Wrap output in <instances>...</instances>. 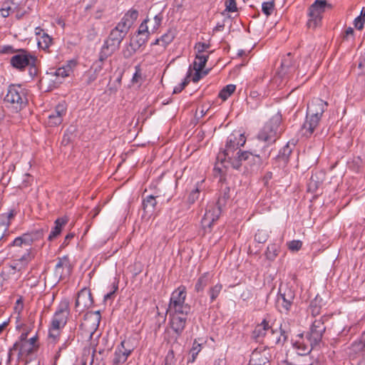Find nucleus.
Listing matches in <instances>:
<instances>
[{"mask_svg": "<svg viewBox=\"0 0 365 365\" xmlns=\"http://www.w3.org/2000/svg\"><path fill=\"white\" fill-rule=\"evenodd\" d=\"M133 349L134 348L129 341H123L115 350L113 364L119 365L125 363Z\"/></svg>", "mask_w": 365, "mask_h": 365, "instance_id": "15", "label": "nucleus"}, {"mask_svg": "<svg viewBox=\"0 0 365 365\" xmlns=\"http://www.w3.org/2000/svg\"><path fill=\"white\" fill-rule=\"evenodd\" d=\"M200 195V190L197 187L195 190H193L188 196V202L190 204H193L195 201L199 198Z\"/></svg>", "mask_w": 365, "mask_h": 365, "instance_id": "55", "label": "nucleus"}, {"mask_svg": "<svg viewBox=\"0 0 365 365\" xmlns=\"http://www.w3.org/2000/svg\"><path fill=\"white\" fill-rule=\"evenodd\" d=\"M101 321L100 312H88L85 314L80 328L84 337L91 339L96 332Z\"/></svg>", "mask_w": 365, "mask_h": 365, "instance_id": "7", "label": "nucleus"}, {"mask_svg": "<svg viewBox=\"0 0 365 365\" xmlns=\"http://www.w3.org/2000/svg\"><path fill=\"white\" fill-rule=\"evenodd\" d=\"M16 51L11 46H0V53H14Z\"/></svg>", "mask_w": 365, "mask_h": 365, "instance_id": "62", "label": "nucleus"}, {"mask_svg": "<svg viewBox=\"0 0 365 365\" xmlns=\"http://www.w3.org/2000/svg\"><path fill=\"white\" fill-rule=\"evenodd\" d=\"M302 349V352H299V354L301 356H305L304 359L302 360L304 364L306 365H321L319 361L317 360H312L309 356H307V354L309 353L311 351L308 346L303 345Z\"/></svg>", "mask_w": 365, "mask_h": 365, "instance_id": "37", "label": "nucleus"}, {"mask_svg": "<svg viewBox=\"0 0 365 365\" xmlns=\"http://www.w3.org/2000/svg\"><path fill=\"white\" fill-rule=\"evenodd\" d=\"M60 328L53 327L51 326L48 331V337L53 340V341H56L58 337L60 335Z\"/></svg>", "mask_w": 365, "mask_h": 365, "instance_id": "51", "label": "nucleus"}, {"mask_svg": "<svg viewBox=\"0 0 365 365\" xmlns=\"http://www.w3.org/2000/svg\"><path fill=\"white\" fill-rule=\"evenodd\" d=\"M236 86L229 84L224 87L219 93V97L223 101L227 100L235 91Z\"/></svg>", "mask_w": 365, "mask_h": 365, "instance_id": "43", "label": "nucleus"}, {"mask_svg": "<svg viewBox=\"0 0 365 365\" xmlns=\"http://www.w3.org/2000/svg\"><path fill=\"white\" fill-rule=\"evenodd\" d=\"M156 205V197L153 195H148L143 200L142 206L145 215L151 216L155 210Z\"/></svg>", "mask_w": 365, "mask_h": 365, "instance_id": "27", "label": "nucleus"}, {"mask_svg": "<svg viewBox=\"0 0 365 365\" xmlns=\"http://www.w3.org/2000/svg\"><path fill=\"white\" fill-rule=\"evenodd\" d=\"M170 325L177 336H180L183 332L186 324L187 316L180 315V314L168 313Z\"/></svg>", "mask_w": 365, "mask_h": 365, "instance_id": "19", "label": "nucleus"}, {"mask_svg": "<svg viewBox=\"0 0 365 365\" xmlns=\"http://www.w3.org/2000/svg\"><path fill=\"white\" fill-rule=\"evenodd\" d=\"M281 117H272L262 128L257 135L259 140L267 143V145L274 143L279 138L282 128H280Z\"/></svg>", "mask_w": 365, "mask_h": 365, "instance_id": "3", "label": "nucleus"}, {"mask_svg": "<svg viewBox=\"0 0 365 365\" xmlns=\"http://www.w3.org/2000/svg\"><path fill=\"white\" fill-rule=\"evenodd\" d=\"M124 38L125 36L117 32V31L111 30L101 48L103 56H111L120 48V45Z\"/></svg>", "mask_w": 365, "mask_h": 365, "instance_id": "10", "label": "nucleus"}, {"mask_svg": "<svg viewBox=\"0 0 365 365\" xmlns=\"http://www.w3.org/2000/svg\"><path fill=\"white\" fill-rule=\"evenodd\" d=\"M14 215H15L14 210H11L9 213L6 214V216H4L6 220H4V221L1 223H7L9 222L10 224L11 220L14 217Z\"/></svg>", "mask_w": 365, "mask_h": 365, "instance_id": "64", "label": "nucleus"}, {"mask_svg": "<svg viewBox=\"0 0 365 365\" xmlns=\"http://www.w3.org/2000/svg\"><path fill=\"white\" fill-rule=\"evenodd\" d=\"M93 303L90 289L83 288L77 294L75 302V311L79 314L89 309Z\"/></svg>", "mask_w": 365, "mask_h": 365, "instance_id": "14", "label": "nucleus"}, {"mask_svg": "<svg viewBox=\"0 0 365 365\" xmlns=\"http://www.w3.org/2000/svg\"><path fill=\"white\" fill-rule=\"evenodd\" d=\"M212 276L209 272H205L197 280L195 285V290L200 292L204 290L205 287L210 283Z\"/></svg>", "mask_w": 365, "mask_h": 365, "instance_id": "33", "label": "nucleus"}, {"mask_svg": "<svg viewBox=\"0 0 365 365\" xmlns=\"http://www.w3.org/2000/svg\"><path fill=\"white\" fill-rule=\"evenodd\" d=\"M195 70V73L192 76V81L196 83L200 81V79L206 76L208 73V71H203V70H197V68H193Z\"/></svg>", "mask_w": 365, "mask_h": 365, "instance_id": "53", "label": "nucleus"}, {"mask_svg": "<svg viewBox=\"0 0 365 365\" xmlns=\"http://www.w3.org/2000/svg\"><path fill=\"white\" fill-rule=\"evenodd\" d=\"M4 102L16 110H21L27 102L25 89L19 84L10 85L4 98Z\"/></svg>", "mask_w": 365, "mask_h": 365, "instance_id": "4", "label": "nucleus"}, {"mask_svg": "<svg viewBox=\"0 0 365 365\" xmlns=\"http://www.w3.org/2000/svg\"><path fill=\"white\" fill-rule=\"evenodd\" d=\"M222 289V284L220 283H217L215 285L211 287L208 289V294L210 295V302H213L217 297L220 295L221 291Z\"/></svg>", "mask_w": 365, "mask_h": 365, "instance_id": "42", "label": "nucleus"}, {"mask_svg": "<svg viewBox=\"0 0 365 365\" xmlns=\"http://www.w3.org/2000/svg\"><path fill=\"white\" fill-rule=\"evenodd\" d=\"M321 307L317 304V299H314L311 302L309 310L313 316H317L320 313Z\"/></svg>", "mask_w": 365, "mask_h": 365, "instance_id": "50", "label": "nucleus"}, {"mask_svg": "<svg viewBox=\"0 0 365 365\" xmlns=\"http://www.w3.org/2000/svg\"><path fill=\"white\" fill-rule=\"evenodd\" d=\"M274 8V3L273 1L264 2L262 5V11L267 16L271 15Z\"/></svg>", "mask_w": 365, "mask_h": 365, "instance_id": "49", "label": "nucleus"}, {"mask_svg": "<svg viewBox=\"0 0 365 365\" xmlns=\"http://www.w3.org/2000/svg\"><path fill=\"white\" fill-rule=\"evenodd\" d=\"M67 222V217H61L56 219L55 221V226L51 230L50 235H48V240L51 241L58 235H59L61 232L63 226H64Z\"/></svg>", "mask_w": 365, "mask_h": 365, "instance_id": "32", "label": "nucleus"}, {"mask_svg": "<svg viewBox=\"0 0 365 365\" xmlns=\"http://www.w3.org/2000/svg\"><path fill=\"white\" fill-rule=\"evenodd\" d=\"M295 298L294 292L289 287H279L276 305L279 312H287Z\"/></svg>", "mask_w": 365, "mask_h": 365, "instance_id": "9", "label": "nucleus"}, {"mask_svg": "<svg viewBox=\"0 0 365 365\" xmlns=\"http://www.w3.org/2000/svg\"><path fill=\"white\" fill-rule=\"evenodd\" d=\"M253 158L249 160H245V163L244 166L246 169H252V168L257 165H259L261 163V158L259 154L252 153Z\"/></svg>", "mask_w": 365, "mask_h": 365, "instance_id": "44", "label": "nucleus"}, {"mask_svg": "<svg viewBox=\"0 0 365 365\" xmlns=\"http://www.w3.org/2000/svg\"><path fill=\"white\" fill-rule=\"evenodd\" d=\"M15 4L13 1H6L3 4L2 8L0 9V15L6 18L9 16L11 12H14V9L16 8Z\"/></svg>", "mask_w": 365, "mask_h": 365, "instance_id": "41", "label": "nucleus"}, {"mask_svg": "<svg viewBox=\"0 0 365 365\" xmlns=\"http://www.w3.org/2000/svg\"><path fill=\"white\" fill-rule=\"evenodd\" d=\"M138 16V11L135 9L129 10L123 17L124 21L130 23V25L132 26L134 21L137 19Z\"/></svg>", "mask_w": 365, "mask_h": 365, "instance_id": "45", "label": "nucleus"}, {"mask_svg": "<svg viewBox=\"0 0 365 365\" xmlns=\"http://www.w3.org/2000/svg\"><path fill=\"white\" fill-rule=\"evenodd\" d=\"M267 354L266 351H259L256 349L252 353L250 363L252 365H264L269 361Z\"/></svg>", "mask_w": 365, "mask_h": 365, "instance_id": "30", "label": "nucleus"}, {"mask_svg": "<svg viewBox=\"0 0 365 365\" xmlns=\"http://www.w3.org/2000/svg\"><path fill=\"white\" fill-rule=\"evenodd\" d=\"M23 309H24L23 300L21 298H19L16 300V304L14 307V311H15V312H16L18 314L17 319H19L20 317V314L22 312Z\"/></svg>", "mask_w": 365, "mask_h": 365, "instance_id": "60", "label": "nucleus"}, {"mask_svg": "<svg viewBox=\"0 0 365 365\" xmlns=\"http://www.w3.org/2000/svg\"><path fill=\"white\" fill-rule=\"evenodd\" d=\"M269 331L272 335L275 333L269 327L268 322L266 319H263L260 324L255 327L252 333V338L257 342H262Z\"/></svg>", "mask_w": 365, "mask_h": 365, "instance_id": "25", "label": "nucleus"}, {"mask_svg": "<svg viewBox=\"0 0 365 365\" xmlns=\"http://www.w3.org/2000/svg\"><path fill=\"white\" fill-rule=\"evenodd\" d=\"M109 56H103V51L101 49L98 60L93 63L91 67V71L93 70V72L99 75L103 69L104 61L106 60Z\"/></svg>", "mask_w": 365, "mask_h": 365, "instance_id": "38", "label": "nucleus"}, {"mask_svg": "<svg viewBox=\"0 0 365 365\" xmlns=\"http://www.w3.org/2000/svg\"><path fill=\"white\" fill-rule=\"evenodd\" d=\"M323 319L324 317H321L319 319H315L311 326L310 331L307 334V338L312 347L321 342L323 334L326 331Z\"/></svg>", "mask_w": 365, "mask_h": 365, "instance_id": "11", "label": "nucleus"}, {"mask_svg": "<svg viewBox=\"0 0 365 365\" xmlns=\"http://www.w3.org/2000/svg\"><path fill=\"white\" fill-rule=\"evenodd\" d=\"M149 21L148 19H145L140 25L138 34L140 35H144L146 37L149 38L150 34L151 31H148V26L147 25L148 22Z\"/></svg>", "mask_w": 365, "mask_h": 365, "instance_id": "47", "label": "nucleus"}, {"mask_svg": "<svg viewBox=\"0 0 365 365\" xmlns=\"http://www.w3.org/2000/svg\"><path fill=\"white\" fill-rule=\"evenodd\" d=\"M70 314L69 302L64 300L61 302L58 309L55 312L51 326L62 329L66 324L68 317Z\"/></svg>", "mask_w": 365, "mask_h": 365, "instance_id": "13", "label": "nucleus"}, {"mask_svg": "<svg viewBox=\"0 0 365 365\" xmlns=\"http://www.w3.org/2000/svg\"><path fill=\"white\" fill-rule=\"evenodd\" d=\"M143 81V76L141 70L139 66L135 67V72L132 78L133 83H141Z\"/></svg>", "mask_w": 365, "mask_h": 365, "instance_id": "54", "label": "nucleus"}, {"mask_svg": "<svg viewBox=\"0 0 365 365\" xmlns=\"http://www.w3.org/2000/svg\"><path fill=\"white\" fill-rule=\"evenodd\" d=\"M200 350H201V344H197L196 340H195V341L193 342V344H192V347L190 351L192 356L193 358V360L197 356V355L200 351Z\"/></svg>", "mask_w": 365, "mask_h": 365, "instance_id": "58", "label": "nucleus"}, {"mask_svg": "<svg viewBox=\"0 0 365 365\" xmlns=\"http://www.w3.org/2000/svg\"><path fill=\"white\" fill-rule=\"evenodd\" d=\"M21 247L24 248L25 252L21 256L15 259L14 266V269H18L19 270L26 266L34 258V255L31 252L32 247Z\"/></svg>", "mask_w": 365, "mask_h": 365, "instance_id": "26", "label": "nucleus"}, {"mask_svg": "<svg viewBox=\"0 0 365 365\" xmlns=\"http://www.w3.org/2000/svg\"><path fill=\"white\" fill-rule=\"evenodd\" d=\"M209 44L205 43L198 42L195 44V48L197 50V54H203V52L208 48Z\"/></svg>", "mask_w": 365, "mask_h": 365, "instance_id": "57", "label": "nucleus"}, {"mask_svg": "<svg viewBox=\"0 0 365 365\" xmlns=\"http://www.w3.org/2000/svg\"><path fill=\"white\" fill-rule=\"evenodd\" d=\"M43 237V230L38 229L30 232L24 233L21 236L15 238L12 242L13 247H31L34 242L40 240Z\"/></svg>", "mask_w": 365, "mask_h": 365, "instance_id": "12", "label": "nucleus"}, {"mask_svg": "<svg viewBox=\"0 0 365 365\" xmlns=\"http://www.w3.org/2000/svg\"><path fill=\"white\" fill-rule=\"evenodd\" d=\"M268 232L264 230H258L255 235V240L259 243H264L268 239Z\"/></svg>", "mask_w": 365, "mask_h": 365, "instance_id": "46", "label": "nucleus"}, {"mask_svg": "<svg viewBox=\"0 0 365 365\" xmlns=\"http://www.w3.org/2000/svg\"><path fill=\"white\" fill-rule=\"evenodd\" d=\"M72 266L71 264L69 258L68 256H63L58 258V262L56 263L54 269V277L56 280L58 282L62 279L68 277L71 272Z\"/></svg>", "mask_w": 365, "mask_h": 365, "instance_id": "16", "label": "nucleus"}, {"mask_svg": "<svg viewBox=\"0 0 365 365\" xmlns=\"http://www.w3.org/2000/svg\"><path fill=\"white\" fill-rule=\"evenodd\" d=\"M184 286L179 287L171 294L167 314L174 313L180 314V315L187 316L191 307L185 303L186 291Z\"/></svg>", "mask_w": 365, "mask_h": 365, "instance_id": "2", "label": "nucleus"}, {"mask_svg": "<svg viewBox=\"0 0 365 365\" xmlns=\"http://www.w3.org/2000/svg\"><path fill=\"white\" fill-rule=\"evenodd\" d=\"M52 43V38L46 33L43 32V34L38 38V45L43 50L48 49Z\"/></svg>", "mask_w": 365, "mask_h": 365, "instance_id": "39", "label": "nucleus"}, {"mask_svg": "<svg viewBox=\"0 0 365 365\" xmlns=\"http://www.w3.org/2000/svg\"><path fill=\"white\" fill-rule=\"evenodd\" d=\"M350 354H357L364 351L365 349V330L362 332L360 337L355 340L350 346Z\"/></svg>", "mask_w": 365, "mask_h": 365, "instance_id": "31", "label": "nucleus"}, {"mask_svg": "<svg viewBox=\"0 0 365 365\" xmlns=\"http://www.w3.org/2000/svg\"><path fill=\"white\" fill-rule=\"evenodd\" d=\"M36 349L34 348L31 343L24 341L23 342H15L13 346L9 349L8 354V362H10L12 352L14 351H19V356L24 357L27 356L29 354L34 353Z\"/></svg>", "mask_w": 365, "mask_h": 365, "instance_id": "20", "label": "nucleus"}, {"mask_svg": "<svg viewBox=\"0 0 365 365\" xmlns=\"http://www.w3.org/2000/svg\"><path fill=\"white\" fill-rule=\"evenodd\" d=\"M163 20V16L160 14H157L153 18V26L151 29V33H155L160 27Z\"/></svg>", "mask_w": 365, "mask_h": 365, "instance_id": "52", "label": "nucleus"}, {"mask_svg": "<svg viewBox=\"0 0 365 365\" xmlns=\"http://www.w3.org/2000/svg\"><path fill=\"white\" fill-rule=\"evenodd\" d=\"M230 198V187H225L219 197L215 205H210L204 215L201 224L205 232H210L213 223L218 220L222 207L226 205Z\"/></svg>", "mask_w": 365, "mask_h": 365, "instance_id": "1", "label": "nucleus"}, {"mask_svg": "<svg viewBox=\"0 0 365 365\" xmlns=\"http://www.w3.org/2000/svg\"><path fill=\"white\" fill-rule=\"evenodd\" d=\"M288 248L292 251H298L302 246V242L300 240H292L288 242Z\"/></svg>", "mask_w": 365, "mask_h": 365, "instance_id": "56", "label": "nucleus"}, {"mask_svg": "<svg viewBox=\"0 0 365 365\" xmlns=\"http://www.w3.org/2000/svg\"><path fill=\"white\" fill-rule=\"evenodd\" d=\"M208 58L209 55L196 54L195 60L192 64L193 68H197V70H203Z\"/></svg>", "mask_w": 365, "mask_h": 365, "instance_id": "34", "label": "nucleus"}, {"mask_svg": "<svg viewBox=\"0 0 365 365\" xmlns=\"http://www.w3.org/2000/svg\"><path fill=\"white\" fill-rule=\"evenodd\" d=\"M321 118L307 114L306 120L303 124V129L305 130L304 134L312 135L320 121Z\"/></svg>", "mask_w": 365, "mask_h": 365, "instance_id": "28", "label": "nucleus"}, {"mask_svg": "<svg viewBox=\"0 0 365 365\" xmlns=\"http://www.w3.org/2000/svg\"><path fill=\"white\" fill-rule=\"evenodd\" d=\"M88 79H87V84H91L92 82H93L97 77L98 76V74L90 71L87 73Z\"/></svg>", "mask_w": 365, "mask_h": 365, "instance_id": "63", "label": "nucleus"}, {"mask_svg": "<svg viewBox=\"0 0 365 365\" xmlns=\"http://www.w3.org/2000/svg\"><path fill=\"white\" fill-rule=\"evenodd\" d=\"M281 66L285 71H289L292 67V58L290 53H287L282 60Z\"/></svg>", "mask_w": 365, "mask_h": 365, "instance_id": "48", "label": "nucleus"}, {"mask_svg": "<svg viewBox=\"0 0 365 365\" xmlns=\"http://www.w3.org/2000/svg\"><path fill=\"white\" fill-rule=\"evenodd\" d=\"M66 113V106L65 103H58L54 110L48 116L47 123L49 126L59 125L63 121V117Z\"/></svg>", "mask_w": 365, "mask_h": 365, "instance_id": "23", "label": "nucleus"}, {"mask_svg": "<svg viewBox=\"0 0 365 365\" xmlns=\"http://www.w3.org/2000/svg\"><path fill=\"white\" fill-rule=\"evenodd\" d=\"M327 6V0H316L309 9V19L307 21V26L311 29H315L322 21V14L325 11Z\"/></svg>", "mask_w": 365, "mask_h": 365, "instance_id": "8", "label": "nucleus"}, {"mask_svg": "<svg viewBox=\"0 0 365 365\" xmlns=\"http://www.w3.org/2000/svg\"><path fill=\"white\" fill-rule=\"evenodd\" d=\"M322 181L317 174L312 175L307 185V189L311 192H315L321 185Z\"/></svg>", "mask_w": 365, "mask_h": 365, "instance_id": "35", "label": "nucleus"}, {"mask_svg": "<svg viewBox=\"0 0 365 365\" xmlns=\"http://www.w3.org/2000/svg\"><path fill=\"white\" fill-rule=\"evenodd\" d=\"M279 252V245L274 243V244H271V245H268L266 252H265V255H266L267 259L272 261L277 257Z\"/></svg>", "mask_w": 365, "mask_h": 365, "instance_id": "36", "label": "nucleus"}, {"mask_svg": "<svg viewBox=\"0 0 365 365\" xmlns=\"http://www.w3.org/2000/svg\"><path fill=\"white\" fill-rule=\"evenodd\" d=\"M225 5L226 9L230 12H235L237 9L235 0H227Z\"/></svg>", "mask_w": 365, "mask_h": 365, "instance_id": "59", "label": "nucleus"}, {"mask_svg": "<svg viewBox=\"0 0 365 365\" xmlns=\"http://www.w3.org/2000/svg\"><path fill=\"white\" fill-rule=\"evenodd\" d=\"M148 38V37L144 35L140 36V34H137L130 39L129 47L123 51L124 57L129 58L132 56L142 46L147 43Z\"/></svg>", "mask_w": 365, "mask_h": 365, "instance_id": "21", "label": "nucleus"}, {"mask_svg": "<svg viewBox=\"0 0 365 365\" xmlns=\"http://www.w3.org/2000/svg\"><path fill=\"white\" fill-rule=\"evenodd\" d=\"M130 27L131 26L130 25V23L124 21V19L122 18L120 21L112 30L117 31V32H119L120 34L125 36Z\"/></svg>", "mask_w": 365, "mask_h": 365, "instance_id": "40", "label": "nucleus"}, {"mask_svg": "<svg viewBox=\"0 0 365 365\" xmlns=\"http://www.w3.org/2000/svg\"><path fill=\"white\" fill-rule=\"evenodd\" d=\"M364 18L362 17L361 16H359L358 17H356L354 19V22L355 28L359 30L362 29L364 27Z\"/></svg>", "mask_w": 365, "mask_h": 365, "instance_id": "61", "label": "nucleus"}, {"mask_svg": "<svg viewBox=\"0 0 365 365\" xmlns=\"http://www.w3.org/2000/svg\"><path fill=\"white\" fill-rule=\"evenodd\" d=\"M249 158H253L252 153L250 151L238 150L235 154H234L227 160L230 163L233 168L239 170L242 165H244L245 160H249Z\"/></svg>", "mask_w": 365, "mask_h": 365, "instance_id": "22", "label": "nucleus"}, {"mask_svg": "<svg viewBox=\"0 0 365 365\" xmlns=\"http://www.w3.org/2000/svg\"><path fill=\"white\" fill-rule=\"evenodd\" d=\"M76 63L74 61H70L66 64L58 68V69L51 70L49 72H47L46 76L43 78L42 81H51L53 77H61L64 78L67 76H69L70 74L73 72V68L76 66Z\"/></svg>", "mask_w": 365, "mask_h": 365, "instance_id": "17", "label": "nucleus"}, {"mask_svg": "<svg viewBox=\"0 0 365 365\" xmlns=\"http://www.w3.org/2000/svg\"><path fill=\"white\" fill-rule=\"evenodd\" d=\"M36 57L31 55L26 50L20 49L18 53L13 56L10 59L11 65L20 70H24L26 66L30 67V73L34 75L37 73L36 68Z\"/></svg>", "mask_w": 365, "mask_h": 365, "instance_id": "6", "label": "nucleus"}, {"mask_svg": "<svg viewBox=\"0 0 365 365\" xmlns=\"http://www.w3.org/2000/svg\"><path fill=\"white\" fill-rule=\"evenodd\" d=\"M246 143V138L243 133L239 131H234L231 133L227 140L225 148L223 151L219 153L217 158L223 160H227L232 157L240 148L244 146Z\"/></svg>", "mask_w": 365, "mask_h": 365, "instance_id": "5", "label": "nucleus"}, {"mask_svg": "<svg viewBox=\"0 0 365 365\" xmlns=\"http://www.w3.org/2000/svg\"><path fill=\"white\" fill-rule=\"evenodd\" d=\"M292 152V148L289 143H287L282 149L279 150V154L276 157V162L279 163V166H284L289 162V156Z\"/></svg>", "mask_w": 365, "mask_h": 365, "instance_id": "29", "label": "nucleus"}, {"mask_svg": "<svg viewBox=\"0 0 365 365\" xmlns=\"http://www.w3.org/2000/svg\"><path fill=\"white\" fill-rule=\"evenodd\" d=\"M328 106V103L320 98H314L308 104L307 114L322 117Z\"/></svg>", "mask_w": 365, "mask_h": 365, "instance_id": "24", "label": "nucleus"}, {"mask_svg": "<svg viewBox=\"0 0 365 365\" xmlns=\"http://www.w3.org/2000/svg\"><path fill=\"white\" fill-rule=\"evenodd\" d=\"M175 36L174 34L168 31L167 33L160 36V38H157L155 42L150 44L151 51L155 54H158L163 52L167 48L168 45H169L174 39Z\"/></svg>", "mask_w": 365, "mask_h": 365, "instance_id": "18", "label": "nucleus"}]
</instances>
